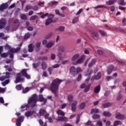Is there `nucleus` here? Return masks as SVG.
I'll list each match as a JSON object with an SVG mask.
<instances>
[{
	"instance_id": "nucleus-40",
	"label": "nucleus",
	"mask_w": 126,
	"mask_h": 126,
	"mask_svg": "<svg viewBox=\"0 0 126 126\" xmlns=\"http://www.w3.org/2000/svg\"><path fill=\"white\" fill-rule=\"evenodd\" d=\"M80 72H82V69L80 67H77L76 68V73L78 74V73H80Z\"/></svg>"
},
{
	"instance_id": "nucleus-52",
	"label": "nucleus",
	"mask_w": 126,
	"mask_h": 126,
	"mask_svg": "<svg viewBox=\"0 0 126 126\" xmlns=\"http://www.w3.org/2000/svg\"><path fill=\"white\" fill-rule=\"evenodd\" d=\"M21 19L25 20V19H27V17L26 16L25 14H22L21 15Z\"/></svg>"
},
{
	"instance_id": "nucleus-37",
	"label": "nucleus",
	"mask_w": 126,
	"mask_h": 126,
	"mask_svg": "<svg viewBox=\"0 0 126 126\" xmlns=\"http://www.w3.org/2000/svg\"><path fill=\"white\" fill-rule=\"evenodd\" d=\"M41 66H42V69H43V70L46 69L47 68V67H48V66L47 65V64L45 62H42V63Z\"/></svg>"
},
{
	"instance_id": "nucleus-27",
	"label": "nucleus",
	"mask_w": 126,
	"mask_h": 126,
	"mask_svg": "<svg viewBox=\"0 0 126 126\" xmlns=\"http://www.w3.org/2000/svg\"><path fill=\"white\" fill-rule=\"evenodd\" d=\"M100 89H101V87H100V86L99 85L97 86L94 89V93H99V92H100Z\"/></svg>"
},
{
	"instance_id": "nucleus-54",
	"label": "nucleus",
	"mask_w": 126,
	"mask_h": 126,
	"mask_svg": "<svg viewBox=\"0 0 126 126\" xmlns=\"http://www.w3.org/2000/svg\"><path fill=\"white\" fill-rule=\"evenodd\" d=\"M77 22H78V18H75L72 21V23L74 24Z\"/></svg>"
},
{
	"instance_id": "nucleus-24",
	"label": "nucleus",
	"mask_w": 126,
	"mask_h": 126,
	"mask_svg": "<svg viewBox=\"0 0 126 126\" xmlns=\"http://www.w3.org/2000/svg\"><path fill=\"white\" fill-rule=\"evenodd\" d=\"M100 78H101V73L98 72L96 76L94 77V79H91V80H94V79H95V80H98V79H100Z\"/></svg>"
},
{
	"instance_id": "nucleus-2",
	"label": "nucleus",
	"mask_w": 126,
	"mask_h": 126,
	"mask_svg": "<svg viewBox=\"0 0 126 126\" xmlns=\"http://www.w3.org/2000/svg\"><path fill=\"white\" fill-rule=\"evenodd\" d=\"M37 101H38V96H37V95L36 94H33L29 99L28 103L31 104L32 107H35Z\"/></svg>"
},
{
	"instance_id": "nucleus-53",
	"label": "nucleus",
	"mask_w": 126,
	"mask_h": 126,
	"mask_svg": "<svg viewBox=\"0 0 126 126\" xmlns=\"http://www.w3.org/2000/svg\"><path fill=\"white\" fill-rule=\"evenodd\" d=\"M80 122V117H79V116L78 115L76 117V124H79Z\"/></svg>"
},
{
	"instance_id": "nucleus-19",
	"label": "nucleus",
	"mask_w": 126,
	"mask_h": 126,
	"mask_svg": "<svg viewBox=\"0 0 126 126\" xmlns=\"http://www.w3.org/2000/svg\"><path fill=\"white\" fill-rule=\"evenodd\" d=\"M92 74V70L89 69L85 71L84 73L85 76H90Z\"/></svg>"
},
{
	"instance_id": "nucleus-43",
	"label": "nucleus",
	"mask_w": 126,
	"mask_h": 126,
	"mask_svg": "<svg viewBox=\"0 0 126 126\" xmlns=\"http://www.w3.org/2000/svg\"><path fill=\"white\" fill-rule=\"evenodd\" d=\"M68 101L69 102H71L72 100H73V95H69L67 97Z\"/></svg>"
},
{
	"instance_id": "nucleus-61",
	"label": "nucleus",
	"mask_w": 126,
	"mask_h": 126,
	"mask_svg": "<svg viewBox=\"0 0 126 126\" xmlns=\"http://www.w3.org/2000/svg\"><path fill=\"white\" fill-rule=\"evenodd\" d=\"M63 122H65V123H66L68 122V119L65 117H63Z\"/></svg>"
},
{
	"instance_id": "nucleus-49",
	"label": "nucleus",
	"mask_w": 126,
	"mask_h": 126,
	"mask_svg": "<svg viewBox=\"0 0 126 126\" xmlns=\"http://www.w3.org/2000/svg\"><path fill=\"white\" fill-rule=\"evenodd\" d=\"M63 117L58 116L56 119V121H58V122H63Z\"/></svg>"
},
{
	"instance_id": "nucleus-21",
	"label": "nucleus",
	"mask_w": 126,
	"mask_h": 126,
	"mask_svg": "<svg viewBox=\"0 0 126 126\" xmlns=\"http://www.w3.org/2000/svg\"><path fill=\"white\" fill-rule=\"evenodd\" d=\"M54 45H55V41H51V42H48L46 44V48L50 49V48H52V47H53V46H54Z\"/></svg>"
},
{
	"instance_id": "nucleus-47",
	"label": "nucleus",
	"mask_w": 126,
	"mask_h": 126,
	"mask_svg": "<svg viewBox=\"0 0 126 126\" xmlns=\"http://www.w3.org/2000/svg\"><path fill=\"white\" fill-rule=\"evenodd\" d=\"M9 83V80H6L4 82H2L1 84L3 86H5L6 84Z\"/></svg>"
},
{
	"instance_id": "nucleus-26",
	"label": "nucleus",
	"mask_w": 126,
	"mask_h": 126,
	"mask_svg": "<svg viewBox=\"0 0 126 126\" xmlns=\"http://www.w3.org/2000/svg\"><path fill=\"white\" fill-rule=\"evenodd\" d=\"M57 114H58L59 116H64L65 115V113L61 109H58L57 112Z\"/></svg>"
},
{
	"instance_id": "nucleus-29",
	"label": "nucleus",
	"mask_w": 126,
	"mask_h": 126,
	"mask_svg": "<svg viewBox=\"0 0 126 126\" xmlns=\"http://www.w3.org/2000/svg\"><path fill=\"white\" fill-rule=\"evenodd\" d=\"M98 113H99V109L97 108H94L91 111V114H98Z\"/></svg>"
},
{
	"instance_id": "nucleus-42",
	"label": "nucleus",
	"mask_w": 126,
	"mask_h": 126,
	"mask_svg": "<svg viewBox=\"0 0 126 126\" xmlns=\"http://www.w3.org/2000/svg\"><path fill=\"white\" fill-rule=\"evenodd\" d=\"M120 125H122V122L120 121H116L114 123V126H120Z\"/></svg>"
},
{
	"instance_id": "nucleus-20",
	"label": "nucleus",
	"mask_w": 126,
	"mask_h": 126,
	"mask_svg": "<svg viewBox=\"0 0 126 126\" xmlns=\"http://www.w3.org/2000/svg\"><path fill=\"white\" fill-rule=\"evenodd\" d=\"M28 108H29V105H28V104H23L21 107V111H26V110H28Z\"/></svg>"
},
{
	"instance_id": "nucleus-45",
	"label": "nucleus",
	"mask_w": 126,
	"mask_h": 126,
	"mask_svg": "<svg viewBox=\"0 0 126 126\" xmlns=\"http://www.w3.org/2000/svg\"><path fill=\"white\" fill-rule=\"evenodd\" d=\"M80 109H82L85 108V102H82L80 105Z\"/></svg>"
},
{
	"instance_id": "nucleus-9",
	"label": "nucleus",
	"mask_w": 126,
	"mask_h": 126,
	"mask_svg": "<svg viewBox=\"0 0 126 126\" xmlns=\"http://www.w3.org/2000/svg\"><path fill=\"white\" fill-rule=\"evenodd\" d=\"M23 81V78H22V76L20 74H17V77L16 78L15 83H18V82Z\"/></svg>"
},
{
	"instance_id": "nucleus-14",
	"label": "nucleus",
	"mask_w": 126,
	"mask_h": 126,
	"mask_svg": "<svg viewBox=\"0 0 126 126\" xmlns=\"http://www.w3.org/2000/svg\"><path fill=\"white\" fill-rule=\"evenodd\" d=\"M112 70H116V68H114V66L111 65L107 68V74H111Z\"/></svg>"
},
{
	"instance_id": "nucleus-18",
	"label": "nucleus",
	"mask_w": 126,
	"mask_h": 126,
	"mask_svg": "<svg viewBox=\"0 0 126 126\" xmlns=\"http://www.w3.org/2000/svg\"><path fill=\"white\" fill-rule=\"evenodd\" d=\"M115 118L116 119H118V120H124L125 117V116L118 113H116Z\"/></svg>"
},
{
	"instance_id": "nucleus-59",
	"label": "nucleus",
	"mask_w": 126,
	"mask_h": 126,
	"mask_svg": "<svg viewBox=\"0 0 126 126\" xmlns=\"http://www.w3.org/2000/svg\"><path fill=\"white\" fill-rule=\"evenodd\" d=\"M67 103H63L61 105V109H64L67 106Z\"/></svg>"
},
{
	"instance_id": "nucleus-46",
	"label": "nucleus",
	"mask_w": 126,
	"mask_h": 126,
	"mask_svg": "<svg viewBox=\"0 0 126 126\" xmlns=\"http://www.w3.org/2000/svg\"><path fill=\"white\" fill-rule=\"evenodd\" d=\"M41 85H42V88H41L40 89V90L39 91L40 93H42V92H43V91H44V89H45V85L42 84H39V86H41Z\"/></svg>"
},
{
	"instance_id": "nucleus-41",
	"label": "nucleus",
	"mask_w": 126,
	"mask_h": 126,
	"mask_svg": "<svg viewBox=\"0 0 126 126\" xmlns=\"http://www.w3.org/2000/svg\"><path fill=\"white\" fill-rule=\"evenodd\" d=\"M30 9H32V6L30 5H27L26 6V8L25 9V12H28L29 10H30Z\"/></svg>"
},
{
	"instance_id": "nucleus-7",
	"label": "nucleus",
	"mask_w": 126,
	"mask_h": 126,
	"mask_svg": "<svg viewBox=\"0 0 126 126\" xmlns=\"http://www.w3.org/2000/svg\"><path fill=\"white\" fill-rule=\"evenodd\" d=\"M80 57V55L78 53L74 55L71 58V61L72 62V63L76 62Z\"/></svg>"
},
{
	"instance_id": "nucleus-22",
	"label": "nucleus",
	"mask_w": 126,
	"mask_h": 126,
	"mask_svg": "<svg viewBox=\"0 0 126 126\" xmlns=\"http://www.w3.org/2000/svg\"><path fill=\"white\" fill-rule=\"evenodd\" d=\"M41 48V42H37L35 46V51L36 52H38V51H40V48Z\"/></svg>"
},
{
	"instance_id": "nucleus-12",
	"label": "nucleus",
	"mask_w": 126,
	"mask_h": 126,
	"mask_svg": "<svg viewBox=\"0 0 126 126\" xmlns=\"http://www.w3.org/2000/svg\"><path fill=\"white\" fill-rule=\"evenodd\" d=\"M76 105H77V101L74 100L72 103L71 110L72 112H75V110H76Z\"/></svg>"
},
{
	"instance_id": "nucleus-16",
	"label": "nucleus",
	"mask_w": 126,
	"mask_h": 126,
	"mask_svg": "<svg viewBox=\"0 0 126 126\" xmlns=\"http://www.w3.org/2000/svg\"><path fill=\"white\" fill-rule=\"evenodd\" d=\"M92 36L94 40H97L99 38V34L96 32H93L92 33Z\"/></svg>"
},
{
	"instance_id": "nucleus-34",
	"label": "nucleus",
	"mask_w": 126,
	"mask_h": 126,
	"mask_svg": "<svg viewBox=\"0 0 126 126\" xmlns=\"http://www.w3.org/2000/svg\"><path fill=\"white\" fill-rule=\"evenodd\" d=\"M90 86H91V84H89L88 85H87L85 87V89H84L85 93H86L88 92V91H89V89H90Z\"/></svg>"
},
{
	"instance_id": "nucleus-5",
	"label": "nucleus",
	"mask_w": 126,
	"mask_h": 126,
	"mask_svg": "<svg viewBox=\"0 0 126 126\" xmlns=\"http://www.w3.org/2000/svg\"><path fill=\"white\" fill-rule=\"evenodd\" d=\"M85 61V55H82L80 58L77 60L75 62H73L72 64L73 65H77V64H81V63H83Z\"/></svg>"
},
{
	"instance_id": "nucleus-36",
	"label": "nucleus",
	"mask_w": 126,
	"mask_h": 126,
	"mask_svg": "<svg viewBox=\"0 0 126 126\" xmlns=\"http://www.w3.org/2000/svg\"><path fill=\"white\" fill-rule=\"evenodd\" d=\"M95 63H96V60L93 59L89 64V67H92V66L95 64Z\"/></svg>"
},
{
	"instance_id": "nucleus-60",
	"label": "nucleus",
	"mask_w": 126,
	"mask_h": 126,
	"mask_svg": "<svg viewBox=\"0 0 126 126\" xmlns=\"http://www.w3.org/2000/svg\"><path fill=\"white\" fill-rule=\"evenodd\" d=\"M30 37V33H27L25 35V39L27 40Z\"/></svg>"
},
{
	"instance_id": "nucleus-30",
	"label": "nucleus",
	"mask_w": 126,
	"mask_h": 126,
	"mask_svg": "<svg viewBox=\"0 0 126 126\" xmlns=\"http://www.w3.org/2000/svg\"><path fill=\"white\" fill-rule=\"evenodd\" d=\"M112 105H113L112 103L108 102V103L103 104L102 107H103V108H109V107H111Z\"/></svg>"
},
{
	"instance_id": "nucleus-8",
	"label": "nucleus",
	"mask_w": 126,
	"mask_h": 126,
	"mask_svg": "<svg viewBox=\"0 0 126 126\" xmlns=\"http://www.w3.org/2000/svg\"><path fill=\"white\" fill-rule=\"evenodd\" d=\"M27 69H24L21 71V73L23 76H25L27 79H30V75L27 74Z\"/></svg>"
},
{
	"instance_id": "nucleus-48",
	"label": "nucleus",
	"mask_w": 126,
	"mask_h": 126,
	"mask_svg": "<svg viewBox=\"0 0 126 126\" xmlns=\"http://www.w3.org/2000/svg\"><path fill=\"white\" fill-rule=\"evenodd\" d=\"M125 0H121L118 2L119 4H121V5H126V3L124 2Z\"/></svg>"
},
{
	"instance_id": "nucleus-31",
	"label": "nucleus",
	"mask_w": 126,
	"mask_h": 126,
	"mask_svg": "<svg viewBox=\"0 0 126 126\" xmlns=\"http://www.w3.org/2000/svg\"><path fill=\"white\" fill-rule=\"evenodd\" d=\"M34 68H37L39 65H40V62L36 61L33 64H32Z\"/></svg>"
},
{
	"instance_id": "nucleus-50",
	"label": "nucleus",
	"mask_w": 126,
	"mask_h": 126,
	"mask_svg": "<svg viewBox=\"0 0 126 126\" xmlns=\"http://www.w3.org/2000/svg\"><path fill=\"white\" fill-rule=\"evenodd\" d=\"M95 126H103V123L101 121H98L96 123Z\"/></svg>"
},
{
	"instance_id": "nucleus-56",
	"label": "nucleus",
	"mask_w": 126,
	"mask_h": 126,
	"mask_svg": "<svg viewBox=\"0 0 126 126\" xmlns=\"http://www.w3.org/2000/svg\"><path fill=\"white\" fill-rule=\"evenodd\" d=\"M83 11V9L82 8L80 9L76 14V15H79V14H80V13H81V12H82Z\"/></svg>"
},
{
	"instance_id": "nucleus-58",
	"label": "nucleus",
	"mask_w": 126,
	"mask_h": 126,
	"mask_svg": "<svg viewBox=\"0 0 126 126\" xmlns=\"http://www.w3.org/2000/svg\"><path fill=\"white\" fill-rule=\"evenodd\" d=\"M48 71H49L50 75H51L52 71H53V69L52 68V67H49L48 68Z\"/></svg>"
},
{
	"instance_id": "nucleus-38",
	"label": "nucleus",
	"mask_w": 126,
	"mask_h": 126,
	"mask_svg": "<svg viewBox=\"0 0 126 126\" xmlns=\"http://www.w3.org/2000/svg\"><path fill=\"white\" fill-rule=\"evenodd\" d=\"M100 115L99 114H94L92 116V118L94 120H97L98 119H100Z\"/></svg>"
},
{
	"instance_id": "nucleus-17",
	"label": "nucleus",
	"mask_w": 126,
	"mask_h": 126,
	"mask_svg": "<svg viewBox=\"0 0 126 126\" xmlns=\"http://www.w3.org/2000/svg\"><path fill=\"white\" fill-rule=\"evenodd\" d=\"M5 74L6 75V76H2L0 77V81H3V80H4L5 79H6V78H10V76L9 75V73L8 72H6L5 73Z\"/></svg>"
},
{
	"instance_id": "nucleus-25",
	"label": "nucleus",
	"mask_w": 126,
	"mask_h": 126,
	"mask_svg": "<svg viewBox=\"0 0 126 126\" xmlns=\"http://www.w3.org/2000/svg\"><path fill=\"white\" fill-rule=\"evenodd\" d=\"M116 1H117V0H109V1H106V3L108 5H112V4H114Z\"/></svg>"
},
{
	"instance_id": "nucleus-63",
	"label": "nucleus",
	"mask_w": 126,
	"mask_h": 126,
	"mask_svg": "<svg viewBox=\"0 0 126 126\" xmlns=\"http://www.w3.org/2000/svg\"><path fill=\"white\" fill-rule=\"evenodd\" d=\"M21 85H17L16 86V88L17 89V90H21Z\"/></svg>"
},
{
	"instance_id": "nucleus-33",
	"label": "nucleus",
	"mask_w": 126,
	"mask_h": 126,
	"mask_svg": "<svg viewBox=\"0 0 126 126\" xmlns=\"http://www.w3.org/2000/svg\"><path fill=\"white\" fill-rule=\"evenodd\" d=\"M33 49L34 47H33V44H30L29 45V52H30V53H32V52H33Z\"/></svg>"
},
{
	"instance_id": "nucleus-3",
	"label": "nucleus",
	"mask_w": 126,
	"mask_h": 126,
	"mask_svg": "<svg viewBox=\"0 0 126 126\" xmlns=\"http://www.w3.org/2000/svg\"><path fill=\"white\" fill-rule=\"evenodd\" d=\"M15 115L17 117H18L16 120V125L17 126H21V123H23L24 121V116H20L21 115V114L20 112H16Z\"/></svg>"
},
{
	"instance_id": "nucleus-1",
	"label": "nucleus",
	"mask_w": 126,
	"mask_h": 126,
	"mask_svg": "<svg viewBox=\"0 0 126 126\" xmlns=\"http://www.w3.org/2000/svg\"><path fill=\"white\" fill-rule=\"evenodd\" d=\"M61 82H63V80L59 79H56L52 82L50 89L53 93H57L59 91V86Z\"/></svg>"
},
{
	"instance_id": "nucleus-35",
	"label": "nucleus",
	"mask_w": 126,
	"mask_h": 126,
	"mask_svg": "<svg viewBox=\"0 0 126 126\" xmlns=\"http://www.w3.org/2000/svg\"><path fill=\"white\" fill-rule=\"evenodd\" d=\"M99 32L101 36H103V37H106V36H107V33L104 31L99 30Z\"/></svg>"
},
{
	"instance_id": "nucleus-64",
	"label": "nucleus",
	"mask_w": 126,
	"mask_h": 126,
	"mask_svg": "<svg viewBox=\"0 0 126 126\" xmlns=\"http://www.w3.org/2000/svg\"><path fill=\"white\" fill-rule=\"evenodd\" d=\"M51 58L52 60H55V59H56V54H51Z\"/></svg>"
},
{
	"instance_id": "nucleus-44",
	"label": "nucleus",
	"mask_w": 126,
	"mask_h": 126,
	"mask_svg": "<svg viewBox=\"0 0 126 126\" xmlns=\"http://www.w3.org/2000/svg\"><path fill=\"white\" fill-rule=\"evenodd\" d=\"M61 66L60 64L56 63L54 65L52 66V68H59Z\"/></svg>"
},
{
	"instance_id": "nucleus-55",
	"label": "nucleus",
	"mask_w": 126,
	"mask_h": 126,
	"mask_svg": "<svg viewBox=\"0 0 126 126\" xmlns=\"http://www.w3.org/2000/svg\"><path fill=\"white\" fill-rule=\"evenodd\" d=\"M69 63V60H64L62 61V64H66V63Z\"/></svg>"
},
{
	"instance_id": "nucleus-23",
	"label": "nucleus",
	"mask_w": 126,
	"mask_h": 126,
	"mask_svg": "<svg viewBox=\"0 0 126 126\" xmlns=\"http://www.w3.org/2000/svg\"><path fill=\"white\" fill-rule=\"evenodd\" d=\"M38 98L40 102H44V104H46V100L43 97V95L40 94Z\"/></svg>"
},
{
	"instance_id": "nucleus-15",
	"label": "nucleus",
	"mask_w": 126,
	"mask_h": 126,
	"mask_svg": "<svg viewBox=\"0 0 126 126\" xmlns=\"http://www.w3.org/2000/svg\"><path fill=\"white\" fill-rule=\"evenodd\" d=\"M8 7V4H7V3H5L2 4L0 6V11H2V10H3V9H5V8H7Z\"/></svg>"
},
{
	"instance_id": "nucleus-11",
	"label": "nucleus",
	"mask_w": 126,
	"mask_h": 126,
	"mask_svg": "<svg viewBox=\"0 0 126 126\" xmlns=\"http://www.w3.org/2000/svg\"><path fill=\"white\" fill-rule=\"evenodd\" d=\"M35 116V111H27L25 113V116L27 118H29V117H32V116Z\"/></svg>"
},
{
	"instance_id": "nucleus-10",
	"label": "nucleus",
	"mask_w": 126,
	"mask_h": 126,
	"mask_svg": "<svg viewBox=\"0 0 126 126\" xmlns=\"http://www.w3.org/2000/svg\"><path fill=\"white\" fill-rule=\"evenodd\" d=\"M70 73L71 74V75H75V74L76 73V68H75V66H72L70 68Z\"/></svg>"
},
{
	"instance_id": "nucleus-62",
	"label": "nucleus",
	"mask_w": 126,
	"mask_h": 126,
	"mask_svg": "<svg viewBox=\"0 0 126 126\" xmlns=\"http://www.w3.org/2000/svg\"><path fill=\"white\" fill-rule=\"evenodd\" d=\"M58 30H59V31H64V27H60L58 28Z\"/></svg>"
},
{
	"instance_id": "nucleus-51",
	"label": "nucleus",
	"mask_w": 126,
	"mask_h": 126,
	"mask_svg": "<svg viewBox=\"0 0 126 126\" xmlns=\"http://www.w3.org/2000/svg\"><path fill=\"white\" fill-rule=\"evenodd\" d=\"M82 77V75H81V74H79L77 78V80L78 81H80V80H81Z\"/></svg>"
},
{
	"instance_id": "nucleus-28",
	"label": "nucleus",
	"mask_w": 126,
	"mask_h": 126,
	"mask_svg": "<svg viewBox=\"0 0 126 126\" xmlns=\"http://www.w3.org/2000/svg\"><path fill=\"white\" fill-rule=\"evenodd\" d=\"M33 88H34V87H27L23 90V93H27V92H28L30 90H31V89H33Z\"/></svg>"
},
{
	"instance_id": "nucleus-32",
	"label": "nucleus",
	"mask_w": 126,
	"mask_h": 126,
	"mask_svg": "<svg viewBox=\"0 0 126 126\" xmlns=\"http://www.w3.org/2000/svg\"><path fill=\"white\" fill-rule=\"evenodd\" d=\"M103 116H104V117H111V113H110L108 111L103 112Z\"/></svg>"
},
{
	"instance_id": "nucleus-6",
	"label": "nucleus",
	"mask_w": 126,
	"mask_h": 126,
	"mask_svg": "<svg viewBox=\"0 0 126 126\" xmlns=\"http://www.w3.org/2000/svg\"><path fill=\"white\" fill-rule=\"evenodd\" d=\"M39 114L40 116H45V119H48V117H49V114H47L46 112V110L44 109H40L39 111Z\"/></svg>"
},
{
	"instance_id": "nucleus-57",
	"label": "nucleus",
	"mask_w": 126,
	"mask_h": 126,
	"mask_svg": "<svg viewBox=\"0 0 126 126\" xmlns=\"http://www.w3.org/2000/svg\"><path fill=\"white\" fill-rule=\"evenodd\" d=\"M5 90H6V88H2L0 87V93H3V92H5Z\"/></svg>"
},
{
	"instance_id": "nucleus-4",
	"label": "nucleus",
	"mask_w": 126,
	"mask_h": 126,
	"mask_svg": "<svg viewBox=\"0 0 126 126\" xmlns=\"http://www.w3.org/2000/svg\"><path fill=\"white\" fill-rule=\"evenodd\" d=\"M5 49L9 50L10 52V58H13V54L11 53H17V52H18L19 50H20V48H18L17 49L14 48H11L10 46H9L8 45L6 44V45L4 46Z\"/></svg>"
},
{
	"instance_id": "nucleus-13",
	"label": "nucleus",
	"mask_w": 126,
	"mask_h": 126,
	"mask_svg": "<svg viewBox=\"0 0 126 126\" xmlns=\"http://www.w3.org/2000/svg\"><path fill=\"white\" fill-rule=\"evenodd\" d=\"M5 23H6V21L5 19H2L0 20V29H2L5 26Z\"/></svg>"
},
{
	"instance_id": "nucleus-39",
	"label": "nucleus",
	"mask_w": 126,
	"mask_h": 126,
	"mask_svg": "<svg viewBox=\"0 0 126 126\" xmlns=\"http://www.w3.org/2000/svg\"><path fill=\"white\" fill-rule=\"evenodd\" d=\"M53 22V20L52 19H48L46 20L45 25H49L50 23Z\"/></svg>"
}]
</instances>
